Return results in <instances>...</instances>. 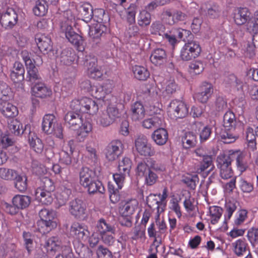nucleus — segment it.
<instances>
[{
  "label": "nucleus",
  "instance_id": "nucleus-11",
  "mask_svg": "<svg viewBox=\"0 0 258 258\" xmlns=\"http://www.w3.org/2000/svg\"><path fill=\"white\" fill-rule=\"evenodd\" d=\"M229 160L224 155L219 156L217 158V166L220 169V175L223 179L226 180L233 177V173Z\"/></svg>",
  "mask_w": 258,
  "mask_h": 258
},
{
  "label": "nucleus",
  "instance_id": "nucleus-41",
  "mask_svg": "<svg viewBox=\"0 0 258 258\" xmlns=\"http://www.w3.org/2000/svg\"><path fill=\"white\" fill-rule=\"evenodd\" d=\"M77 58V56L71 48L63 49L60 54V61L68 66L72 64Z\"/></svg>",
  "mask_w": 258,
  "mask_h": 258
},
{
  "label": "nucleus",
  "instance_id": "nucleus-27",
  "mask_svg": "<svg viewBox=\"0 0 258 258\" xmlns=\"http://www.w3.org/2000/svg\"><path fill=\"white\" fill-rule=\"evenodd\" d=\"M36 42L39 50L43 52L47 53L52 49L51 39L44 34H37L35 37Z\"/></svg>",
  "mask_w": 258,
  "mask_h": 258
},
{
  "label": "nucleus",
  "instance_id": "nucleus-26",
  "mask_svg": "<svg viewBox=\"0 0 258 258\" xmlns=\"http://www.w3.org/2000/svg\"><path fill=\"white\" fill-rule=\"evenodd\" d=\"M25 70L23 64L18 61L14 64L13 70L10 74L12 80L14 83H20L24 79Z\"/></svg>",
  "mask_w": 258,
  "mask_h": 258
},
{
  "label": "nucleus",
  "instance_id": "nucleus-44",
  "mask_svg": "<svg viewBox=\"0 0 258 258\" xmlns=\"http://www.w3.org/2000/svg\"><path fill=\"white\" fill-rule=\"evenodd\" d=\"M178 89V87L174 79L170 78L169 80H165L162 85L163 93L169 96L175 93Z\"/></svg>",
  "mask_w": 258,
  "mask_h": 258
},
{
  "label": "nucleus",
  "instance_id": "nucleus-51",
  "mask_svg": "<svg viewBox=\"0 0 258 258\" xmlns=\"http://www.w3.org/2000/svg\"><path fill=\"white\" fill-rule=\"evenodd\" d=\"M48 5L43 0H38L33 8L34 14L37 16H44L48 10Z\"/></svg>",
  "mask_w": 258,
  "mask_h": 258
},
{
  "label": "nucleus",
  "instance_id": "nucleus-64",
  "mask_svg": "<svg viewBox=\"0 0 258 258\" xmlns=\"http://www.w3.org/2000/svg\"><path fill=\"white\" fill-rule=\"evenodd\" d=\"M237 202L235 201H229L226 203V213L225 214V220H229L233 213L237 208Z\"/></svg>",
  "mask_w": 258,
  "mask_h": 258
},
{
  "label": "nucleus",
  "instance_id": "nucleus-49",
  "mask_svg": "<svg viewBox=\"0 0 258 258\" xmlns=\"http://www.w3.org/2000/svg\"><path fill=\"white\" fill-rule=\"evenodd\" d=\"M151 21V16L150 13L146 10L141 11L138 16V24L141 27L148 26Z\"/></svg>",
  "mask_w": 258,
  "mask_h": 258
},
{
  "label": "nucleus",
  "instance_id": "nucleus-32",
  "mask_svg": "<svg viewBox=\"0 0 258 258\" xmlns=\"http://www.w3.org/2000/svg\"><path fill=\"white\" fill-rule=\"evenodd\" d=\"M183 29L173 28L169 33L164 34V39L166 40L172 46H174L177 43L176 37L184 39Z\"/></svg>",
  "mask_w": 258,
  "mask_h": 258
},
{
  "label": "nucleus",
  "instance_id": "nucleus-4",
  "mask_svg": "<svg viewBox=\"0 0 258 258\" xmlns=\"http://www.w3.org/2000/svg\"><path fill=\"white\" fill-rule=\"evenodd\" d=\"M54 189V187L51 180L46 178L44 181L43 188H38L35 191L36 199L42 204H50L53 201L51 191H53Z\"/></svg>",
  "mask_w": 258,
  "mask_h": 258
},
{
  "label": "nucleus",
  "instance_id": "nucleus-28",
  "mask_svg": "<svg viewBox=\"0 0 258 258\" xmlns=\"http://www.w3.org/2000/svg\"><path fill=\"white\" fill-rule=\"evenodd\" d=\"M73 142L70 141L63 147V149L59 152V162L65 165H70L72 163L71 155L73 152Z\"/></svg>",
  "mask_w": 258,
  "mask_h": 258
},
{
  "label": "nucleus",
  "instance_id": "nucleus-60",
  "mask_svg": "<svg viewBox=\"0 0 258 258\" xmlns=\"http://www.w3.org/2000/svg\"><path fill=\"white\" fill-rule=\"evenodd\" d=\"M165 29V26L160 21L153 22L150 28V32L152 34L162 35L163 34V37L164 36Z\"/></svg>",
  "mask_w": 258,
  "mask_h": 258
},
{
  "label": "nucleus",
  "instance_id": "nucleus-48",
  "mask_svg": "<svg viewBox=\"0 0 258 258\" xmlns=\"http://www.w3.org/2000/svg\"><path fill=\"white\" fill-rule=\"evenodd\" d=\"M80 12L83 17V20L86 22H89L93 17L92 7L89 4L86 3L82 5Z\"/></svg>",
  "mask_w": 258,
  "mask_h": 258
},
{
  "label": "nucleus",
  "instance_id": "nucleus-34",
  "mask_svg": "<svg viewBox=\"0 0 258 258\" xmlns=\"http://www.w3.org/2000/svg\"><path fill=\"white\" fill-rule=\"evenodd\" d=\"M152 138L157 145H163L167 141L168 133L164 128H159L154 132Z\"/></svg>",
  "mask_w": 258,
  "mask_h": 258
},
{
  "label": "nucleus",
  "instance_id": "nucleus-57",
  "mask_svg": "<svg viewBox=\"0 0 258 258\" xmlns=\"http://www.w3.org/2000/svg\"><path fill=\"white\" fill-rule=\"evenodd\" d=\"M138 11V6L136 4H132L126 10L127 22L132 24L135 23L136 15Z\"/></svg>",
  "mask_w": 258,
  "mask_h": 258
},
{
  "label": "nucleus",
  "instance_id": "nucleus-9",
  "mask_svg": "<svg viewBox=\"0 0 258 258\" xmlns=\"http://www.w3.org/2000/svg\"><path fill=\"white\" fill-rule=\"evenodd\" d=\"M168 112L174 117L183 118L187 115L188 108L184 102L178 100H174L170 103Z\"/></svg>",
  "mask_w": 258,
  "mask_h": 258
},
{
  "label": "nucleus",
  "instance_id": "nucleus-5",
  "mask_svg": "<svg viewBox=\"0 0 258 258\" xmlns=\"http://www.w3.org/2000/svg\"><path fill=\"white\" fill-rule=\"evenodd\" d=\"M18 16L17 12L12 8L0 13V25L5 30L13 28L17 23Z\"/></svg>",
  "mask_w": 258,
  "mask_h": 258
},
{
  "label": "nucleus",
  "instance_id": "nucleus-58",
  "mask_svg": "<svg viewBox=\"0 0 258 258\" xmlns=\"http://www.w3.org/2000/svg\"><path fill=\"white\" fill-rule=\"evenodd\" d=\"M12 92L11 89L8 85L3 82H0V100L1 101L10 100L12 97Z\"/></svg>",
  "mask_w": 258,
  "mask_h": 258
},
{
  "label": "nucleus",
  "instance_id": "nucleus-30",
  "mask_svg": "<svg viewBox=\"0 0 258 258\" xmlns=\"http://www.w3.org/2000/svg\"><path fill=\"white\" fill-rule=\"evenodd\" d=\"M151 61L156 66H161L166 62L167 54L162 48H156L152 52L150 56Z\"/></svg>",
  "mask_w": 258,
  "mask_h": 258
},
{
  "label": "nucleus",
  "instance_id": "nucleus-42",
  "mask_svg": "<svg viewBox=\"0 0 258 258\" xmlns=\"http://www.w3.org/2000/svg\"><path fill=\"white\" fill-rule=\"evenodd\" d=\"M242 130H226L222 132L220 134L221 139L225 144H230L234 142L239 137L238 133Z\"/></svg>",
  "mask_w": 258,
  "mask_h": 258
},
{
  "label": "nucleus",
  "instance_id": "nucleus-63",
  "mask_svg": "<svg viewBox=\"0 0 258 258\" xmlns=\"http://www.w3.org/2000/svg\"><path fill=\"white\" fill-rule=\"evenodd\" d=\"M23 236L25 247L28 253H30L33 248L34 236L31 233L28 232H24Z\"/></svg>",
  "mask_w": 258,
  "mask_h": 258
},
{
  "label": "nucleus",
  "instance_id": "nucleus-46",
  "mask_svg": "<svg viewBox=\"0 0 258 258\" xmlns=\"http://www.w3.org/2000/svg\"><path fill=\"white\" fill-rule=\"evenodd\" d=\"M78 139L80 142L84 141L85 139L88 136L89 133L92 131V124L89 121H83L80 126L78 128Z\"/></svg>",
  "mask_w": 258,
  "mask_h": 258
},
{
  "label": "nucleus",
  "instance_id": "nucleus-16",
  "mask_svg": "<svg viewBox=\"0 0 258 258\" xmlns=\"http://www.w3.org/2000/svg\"><path fill=\"white\" fill-rule=\"evenodd\" d=\"M62 32L65 34L66 37L73 44L79 46L82 41V37L74 32L70 24L63 23L60 25Z\"/></svg>",
  "mask_w": 258,
  "mask_h": 258
},
{
  "label": "nucleus",
  "instance_id": "nucleus-45",
  "mask_svg": "<svg viewBox=\"0 0 258 258\" xmlns=\"http://www.w3.org/2000/svg\"><path fill=\"white\" fill-rule=\"evenodd\" d=\"M28 125L25 126V130L23 128L22 124L17 119H13L8 122V128L10 132L15 136L22 135L26 130Z\"/></svg>",
  "mask_w": 258,
  "mask_h": 258
},
{
  "label": "nucleus",
  "instance_id": "nucleus-17",
  "mask_svg": "<svg viewBox=\"0 0 258 258\" xmlns=\"http://www.w3.org/2000/svg\"><path fill=\"white\" fill-rule=\"evenodd\" d=\"M70 234L75 238L81 240L87 238L89 232L85 224L74 222L71 226Z\"/></svg>",
  "mask_w": 258,
  "mask_h": 258
},
{
  "label": "nucleus",
  "instance_id": "nucleus-54",
  "mask_svg": "<svg viewBox=\"0 0 258 258\" xmlns=\"http://www.w3.org/2000/svg\"><path fill=\"white\" fill-rule=\"evenodd\" d=\"M28 81L32 83H35L36 81H39L41 77L38 73V69L35 64L26 68Z\"/></svg>",
  "mask_w": 258,
  "mask_h": 258
},
{
  "label": "nucleus",
  "instance_id": "nucleus-43",
  "mask_svg": "<svg viewBox=\"0 0 258 258\" xmlns=\"http://www.w3.org/2000/svg\"><path fill=\"white\" fill-rule=\"evenodd\" d=\"M163 117L162 115L153 116L151 118L146 119L143 121V126L148 129L159 127L162 125Z\"/></svg>",
  "mask_w": 258,
  "mask_h": 258
},
{
  "label": "nucleus",
  "instance_id": "nucleus-61",
  "mask_svg": "<svg viewBox=\"0 0 258 258\" xmlns=\"http://www.w3.org/2000/svg\"><path fill=\"white\" fill-rule=\"evenodd\" d=\"M162 19L164 22L170 25L177 23L174 11H164L162 14Z\"/></svg>",
  "mask_w": 258,
  "mask_h": 258
},
{
  "label": "nucleus",
  "instance_id": "nucleus-52",
  "mask_svg": "<svg viewBox=\"0 0 258 258\" xmlns=\"http://www.w3.org/2000/svg\"><path fill=\"white\" fill-rule=\"evenodd\" d=\"M133 71L135 77L139 80H146L150 75L147 69L140 66H135Z\"/></svg>",
  "mask_w": 258,
  "mask_h": 258
},
{
  "label": "nucleus",
  "instance_id": "nucleus-29",
  "mask_svg": "<svg viewBox=\"0 0 258 258\" xmlns=\"http://www.w3.org/2000/svg\"><path fill=\"white\" fill-rule=\"evenodd\" d=\"M151 167L145 161H141L138 163L136 168V174L138 177H143L151 169L156 170H160L161 169L155 166V161L151 160L150 161Z\"/></svg>",
  "mask_w": 258,
  "mask_h": 258
},
{
  "label": "nucleus",
  "instance_id": "nucleus-2",
  "mask_svg": "<svg viewBox=\"0 0 258 258\" xmlns=\"http://www.w3.org/2000/svg\"><path fill=\"white\" fill-rule=\"evenodd\" d=\"M96 229L105 244L109 246L113 244L115 234V228L114 226L108 223L104 219L101 218L96 223Z\"/></svg>",
  "mask_w": 258,
  "mask_h": 258
},
{
  "label": "nucleus",
  "instance_id": "nucleus-24",
  "mask_svg": "<svg viewBox=\"0 0 258 258\" xmlns=\"http://www.w3.org/2000/svg\"><path fill=\"white\" fill-rule=\"evenodd\" d=\"M224 83L227 87L234 90L244 91V84L240 79L233 74L226 76L224 79Z\"/></svg>",
  "mask_w": 258,
  "mask_h": 258
},
{
  "label": "nucleus",
  "instance_id": "nucleus-59",
  "mask_svg": "<svg viewBox=\"0 0 258 258\" xmlns=\"http://www.w3.org/2000/svg\"><path fill=\"white\" fill-rule=\"evenodd\" d=\"M17 173L15 170L5 167H0V178L5 180H13Z\"/></svg>",
  "mask_w": 258,
  "mask_h": 258
},
{
  "label": "nucleus",
  "instance_id": "nucleus-39",
  "mask_svg": "<svg viewBox=\"0 0 258 258\" xmlns=\"http://www.w3.org/2000/svg\"><path fill=\"white\" fill-rule=\"evenodd\" d=\"M31 202L30 198L25 195H17L14 196L12 199V204L20 210L26 208L29 206Z\"/></svg>",
  "mask_w": 258,
  "mask_h": 258
},
{
  "label": "nucleus",
  "instance_id": "nucleus-36",
  "mask_svg": "<svg viewBox=\"0 0 258 258\" xmlns=\"http://www.w3.org/2000/svg\"><path fill=\"white\" fill-rule=\"evenodd\" d=\"M28 142L30 147L37 153H41L43 150V145L41 140L39 139L36 135L31 132H29Z\"/></svg>",
  "mask_w": 258,
  "mask_h": 258
},
{
  "label": "nucleus",
  "instance_id": "nucleus-35",
  "mask_svg": "<svg viewBox=\"0 0 258 258\" xmlns=\"http://www.w3.org/2000/svg\"><path fill=\"white\" fill-rule=\"evenodd\" d=\"M201 13L206 12L207 15L211 18H216L219 15L218 7L211 2H205L201 7Z\"/></svg>",
  "mask_w": 258,
  "mask_h": 258
},
{
  "label": "nucleus",
  "instance_id": "nucleus-62",
  "mask_svg": "<svg viewBox=\"0 0 258 258\" xmlns=\"http://www.w3.org/2000/svg\"><path fill=\"white\" fill-rule=\"evenodd\" d=\"M132 167V161L127 157H124L119 161L118 170L120 172L128 174Z\"/></svg>",
  "mask_w": 258,
  "mask_h": 258
},
{
  "label": "nucleus",
  "instance_id": "nucleus-7",
  "mask_svg": "<svg viewBox=\"0 0 258 258\" xmlns=\"http://www.w3.org/2000/svg\"><path fill=\"white\" fill-rule=\"evenodd\" d=\"M123 145L121 141L118 140L112 141L105 150V157L108 161H114L121 154Z\"/></svg>",
  "mask_w": 258,
  "mask_h": 258
},
{
  "label": "nucleus",
  "instance_id": "nucleus-21",
  "mask_svg": "<svg viewBox=\"0 0 258 258\" xmlns=\"http://www.w3.org/2000/svg\"><path fill=\"white\" fill-rule=\"evenodd\" d=\"M5 100L0 101V112L7 118H12L18 114L17 107L9 101Z\"/></svg>",
  "mask_w": 258,
  "mask_h": 258
},
{
  "label": "nucleus",
  "instance_id": "nucleus-22",
  "mask_svg": "<svg viewBox=\"0 0 258 258\" xmlns=\"http://www.w3.org/2000/svg\"><path fill=\"white\" fill-rule=\"evenodd\" d=\"M112 85L110 83H105L103 85L93 86L91 94L97 99L103 100L106 95L111 93Z\"/></svg>",
  "mask_w": 258,
  "mask_h": 258
},
{
  "label": "nucleus",
  "instance_id": "nucleus-3",
  "mask_svg": "<svg viewBox=\"0 0 258 258\" xmlns=\"http://www.w3.org/2000/svg\"><path fill=\"white\" fill-rule=\"evenodd\" d=\"M42 129L48 135H53L59 139H62L63 137L61 125L57 122L56 118L52 114H48L44 116Z\"/></svg>",
  "mask_w": 258,
  "mask_h": 258
},
{
  "label": "nucleus",
  "instance_id": "nucleus-40",
  "mask_svg": "<svg viewBox=\"0 0 258 258\" xmlns=\"http://www.w3.org/2000/svg\"><path fill=\"white\" fill-rule=\"evenodd\" d=\"M233 251L237 256H242L248 250V245L244 239H239L232 243Z\"/></svg>",
  "mask_w": 258,
  "mask_h": 258
},
{
  "label": "nucleus",
  "instance_id": "nucleus-13",
  "mask_svg": "<svg viewBox=\"0 0 258 258\" xmlns=\"http://www.w3.org/2000/svg\"><path fill=\"white\" fill-rule=\"evenodd\" d=\"M97 59L93 56H88L86 58L85 66L87 68L88 74L91 78L98 79L101 78L103 73L101 68L97 64Z\"/></svg>",
  "mask_w": 258,
  "mask_h": 258
},
{
  "label": "nucleus",
  "instance_id": "nucleus-6",
  "mask_svg": "<svg viewBox=\"0 0 258 258\" xmlns=\"http://www.w3.org/2000/svg\"><path fill=\"white\" fill-rule=\"evenodd\" d=\"M199 43L191 41L186 43L180 51V57L183 60L187 61L197 57L201 52Z\"/></svg>",
  "mask_w": 258,
  "mask_h": 258
},
{
  "label": "nucleus",
  "instance_id": "nucleus-19",
  "mask_svg": "<svg viewBox=\"0 0 258 258\" xmlns=\"http://www.w3.org/2000/svg\"><path fill=\"white\" fill-rule=\"evenodd\" d=\"M213 93V85L207 82H204L200 86L199 91L196 94L195 97L202 103H206Z\"/></svg>",
  "mask_w": 258,
  "mask_h": 258
},
{
  "label": "nucleus",
  "instance_id": "nucleus-10",
  "mask_svg": "<svg viewBox=\"0 0 258 258\" xmlns=\"http://www.w3.org/2000/svg\"><path fill=\"white\" fill-rule=\"evenodd\" d=\"M135 147L137 151L141 155L144 156H152L155 154V151L151 145L148 143L147 137L140 135L135 141Z\"/></svg>",
  "mask_w": 258,
  "mask_h": 258
},
{
  "label": "nucleus",
  "instance_id": "nucleus-33",
  "mask_svg": "<svg viewBox=\"0 0 258 258\" xmlns=\"http://www.w3.org/2000/svg\"><path fill=\"white\" fill-rule=\"evenodd\" d=\"M208 168H209V169L208 171L207 175L212 171L215 168L213 158L210 155L204 156L202 160L201 161L197 168V172L198 173H202Z\"/></svg>",
  "mask_w": 258,
  "mask_h": 258
},
{
  "label": "nucleus",
  "instance_id": "nucleus-47",
  "mask_svg": "<svg viewBox=\"0 0 258 258\" xmlns=\"http://www.w3.org/2000/svg\"><path fill=\"white\" fill-rule=\"evenodd\" d=\"M197 142L196 135L191 132L186 133L182 138V146L185 149L195 147Z\"/></svg>",
  "mask_w": 258,
  "mask_h": 258
},
{
  "label": "nucleus",
  "instance_id": "nucleus-15",
  "mask_svg": "<svg viewBox=\"0 0 258 258\" xmlns=\"http://www.w3.org/2000/svg\"><path fill=\"white\" fill-rule=\"evenodd\" d=\"M138 207V202L136 199L122 201L120 203L119 212L121 216H132Z\"/></svg>",
  "mask_w": 258,
  "mask_h": 258
},
{
  "label": "nucleus",
  "instance_id": "nucleus-18",
  "mask_svg": "<svg viewBox=\"0 0 258 258\" xmlns=\"http://www.w3.org/2000/svg\"><path fill=\"white\" fill-rule=\"evenodd\" d=\"M235 23L238 25L251 23V13L246 8L237 9L233 14Z\"/></svg>",
  "mask_w": 258,
  "mask_h": 258
},
{
  "label": "nucleus",
  "instance_id": "nucleus-37",
  "mask_svg": "<svg viewBox=\"0 0 258 258\" xmlns=\"http://www.w3.org/2000/svg\"><path fill=\"white\" fill-rule=\"evenodd\" d=\"M132 118L137 121L143 119L145 115V110L143 105L140 102H135L131 107Z\"/></svg>",
  "mask_w": 258,
  "mask_h": 258
},
{
  "label": "nucleus",
  "instance_id": "nucleus-53",
  "mask_svg": "<svg viewBox=\"0 0 258 258\" xmlns=\"http://www.w3.org/2000/svg\"><path fill=\"white\" fill-rule=\"evenodd\" d=\"M113 122L108 114L105 111L99 113L96 118L97 124L102 127H107Z\"/></svg>",
  "mask_w": 258,
  "mask_h": 258
},
{
  "label": "nucleus",
  "instance_id": "nucleus-23",
  "mask_svg": "<svg viewBox=\"0 0 258 258\" xmlns=\"http://www.w3.org/2000/svg\"><path fill=\"white\" fill-rule=\"evenodd\" d=\"M100 21L97 20V23L90 28L89 35L90 38L95 43H98L100 37L102 36L107 30V27L102 23V19Z\"/></svg>",
  "mask_w": 258,
  "mask_h": 258
},
{
  "label": "nucleus",
  "instance_id": "nucleus-25",
  "mask_svg": "<svg viewBox=\"0 0 258 258\" xmlns=\"http://www.w3.org/2000/svg\"><path fill=\"white\" fill-rule=\"evenodd\" d=\"M50 254H53L55 251L62 247V243L58 236H52L47 239L42 245Z\"/></svg>",
  "mask_w": 258,
  "mask_h": 258
},
{
  "label": "nucleus",
  "instance_id": "nucleus-50",
  "mask_svg": "<svg viewBox=\"0 0 258 258\" xmlns=\"http://www.w3.org/2000/svg\"><path fill=\"white\" fill-rule=\"evenodd\" d=\"M209 213L211 216V223L215 224L220 219L223 213V209L219 206H211L209 208Z\"/></svg>",
  "mask_w": 258,
  "mask_h": 258
},
{
  "label": "nucleus",
  "instance_id": "nucleus-31",
  "mask_svg": "<svg viewBox=\"0 0 258 258\" xmlns=\"http://www.w3.org/2000/svg\"><path fill=\"white\" fill-rule=\"evenodd\" d=\"M32 93L37 97L45 98L49 96L52 91L44 83H38L32 88Z\"/></svg>",
  "mask_w": 258,
  "mask_h": 258
},
{
  "label": "nucleus",
  "instance_id": "nucleus-14",
  "mask_svg": "<svg viewBox=\"0 0 258 258\" xmlns=\"http://www.w3.org/2000/svg\"><path fill=\"white\" fill-rule=\"evenodd\" d=\"M69 212L76 218H81L85 214L86 205L83 201L79 199H75L69 203Z\"/></svg>",
  "mask_w": 258,
  "mask_h": 258
},
{
  "label": "nucleus",
  "instance_id": "nucleus-56",
  "mask_svg": "<svg viewBox=\"0 0 258 258\" xmlns=\"http://www.w3.org/2000/svg\"><path fill=\"white\" fill-rule=\"evenodd\" d=\"M15 178V187L20 191H24L27 187V178L25 175H17Z\"/></svg>",
  "mask_w": 258,
  "mask_h": 258
},
{
  "label": "nucleus",
  "instance_id": "nucleus-8",
  "mask_svg": "<svg viewBox=\"0 0 258 258\" xmlns=\"http://www.w3.org/2000/svg\"><path fill=\"white\" fill-rule=\"evenodd\" d=\"M39 215L41 220L38 224L42 227L45 226L46 231L50 230L56 226L57 223L54 221L56 214L53 211L43 209L40 211Z\"/></svg>",
  "mask_w": 258,
  "mask_h": 258
},
{
  "label": "nucleus",
  "instance_id": "nucleus-38",
  "mask_svg": "<svg viewBox=\"0 0 258 258\" xmlns=\"http://www.w3.org/2000/svg\"><path fill=\"white\" fill-rule=\"evenodd\" d=\"M94 173L88 167H83L80 172V183L84 187L88 186L93 180Z\"/></svg>",
  "mask_w": 258,
  "mask_h": 258
},
{
  "label": "nucleus",
  "instance_id": "nucleus-1",
  "mask_svg": "<svg viewBox=\"0 0 258 258\" xmlns=\"http://www.w3.org/2000/svg\"><path fill=\"white\" fill-rule=\"evenodd\" d=\"M70 108L73 111L65 115L64 120L67 126L73 130L77 129L82 123L83 118L80 113L93 115L98 110L96 102L88 97L73 100L70 103Z\"/></svg>",
  "mask_w": 258,
  "mask_h": 258
},
{
  "label": "nucleus",
  "instance_id": "nucleus-55",
  "mask_svg": "<svg viewBox=\"0 0 258 258\" xmlns=\"http://www.w3.org/2000/svg\"><path fill=\"white\" fill-rule=\"evenodd\" d=\"M90 194H94L96 192L103 194L104 191V187L101 182L94 179L89 184L88 186H85Z\"/></svg>",
  "mask_w": 258,
  "mask_h": 258
},
{
  "label": "nucleus",
  "instance_id": "nucleus-12",
  "mask_svg": "<svg viewBox=\"0 0 258 258\" xmlns=\"http://www.w3.org/2000/svg\"><path fill=\"white\" fill-rule=\"evenodd\" d=\"M223 126L226 130H243V123L236 119L234 113L231 111H227L223 116Z\"/></svg>",
  "mask_w": 258,
  "mask_h": 258
},
{
  "label": "nucleus",
  "instance_id": "nucleus-20",
  "mask_svg": "<svg viewBox=\"0 0 258 258\" xmlns=\"http://www.w3.org/2000/svg\"><path fill=\"white\" fill-rule=\"evenodd\" d=\"M228 157L231 163L232 161L236 160V165L238 169L243 172L247 167V162L245 159L246 155L244 153L240 151H230L228 155H224Z\"/></svg>",
  "mask_w": 258,
  "mask_h": 258
}]
</instances>
